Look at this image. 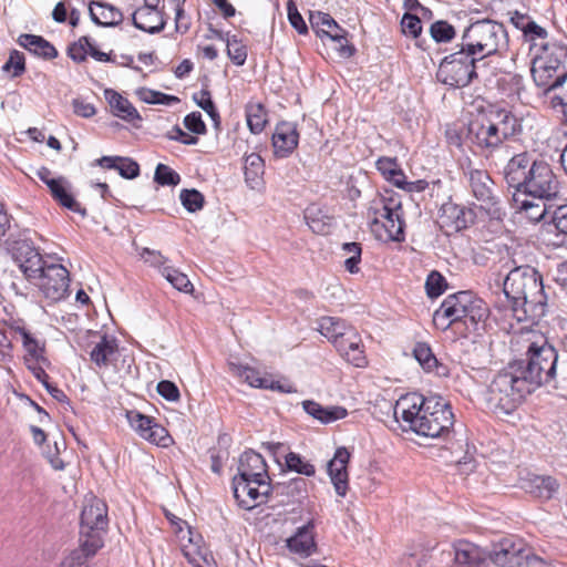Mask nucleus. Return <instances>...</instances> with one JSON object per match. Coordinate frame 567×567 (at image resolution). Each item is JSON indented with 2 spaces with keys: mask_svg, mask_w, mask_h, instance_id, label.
I'll return each instance as SVG.
<instances>
[{
  "mask_svg": "<svg viewBox=\"0 0 567 567\" xmlns=\"http://www.w3.org/2000/svg\"><path fill=\"white\" fill-rule=\"evenodd\" d=\"M557 350L546 340L529 342L523 358L499 371L487 390V403L497 414H512L525 396L542 385H555Z\"/></svg>",
  "mask_w": 567,
  "mask_h": 567,
  "instance_id": "1",
  "label": "nucleus"
},
{
  "mask_svg": "<svg viewBox=\"0 0 567 567\" xmlns=\"http://www.w3.org/2000/svg\"><path fill=\"white\" fill-rule=\"evenodd\" d=\"M502 296L495 307L511 311L518 322L538 323L547 312L543 277L529 265L515 267L506 275L502 281Z\"/></svg>",
  "mask_w": 567,
  "mask_h": 567,
  "instance_id": "2",
  "label": "nucleus"
},
{
  "mask_svg": "<svg viewBox=\"0 0 567 567\" xmlns=\"http://www.w3.org/2000/svg\"><path fill=\"white\" fill-rule=\"evenodd\" d=\"M405 400L396 402L394 416L409 424L411 431L420 436L447 439L453 431L454 414L452 406L442 396H417L410 406L402 408Z\"/></svg>",
  "mask_w": 567,
  "mask_h": 567,
  "instance_id": "3",
  "label": "nucleus"
},
{
  "mask_svg": "<svg viewBox=\"0 0 567 567\" xmlns=\"http://www.w3.org/2000/svg\"><path fill=\"white\" fill-rule=\"evenodd\" d=\"M529 169L530 173L525 183L518 188V193H513L512 197L514 207L524 212L535 207L534 200H529L527 197L543 202L539 213L537 215L530 214L532 220L537 223L550 213L554 202L559 200L560 184L550 165L544 159L536 162Z\"/></svg>",
  "mask_w": 567,
  "mask_h": 567,
  "instance_id": "4",
  "label": "nucleus"
},
{
  "mask_svg": "<svg viewBox=\"0 0 567 567\" xmlns=\"http://www.w3.org/2000/svg\"><path fill=\"white\" fill-rule=\"evenodd\" d=\"M460 41L464 42L481 62L507 51L509 43L504 24L491 19L472 22L464 29Z\"/></svg>",
  "mask_w": 567,
  "mask_h": 567,
  "instance_id": "5",
  "label": "nucleus"
},
{
  "mask_svg": "<svg viewBox=\"0 0 567 567\" xmlns=\"http://www.w3.org/2000/svg\"><path fill=\"white\" fill-rule=\"evenodd\" d=\"M480 63V59L460 41L455 44L454 51L440 61L435 79L449 89L467 87L478 79Z\"/></svg>",
  "mask_w": 567,
  "mask_h": 567,
  "instance_id": "6",
  "label": "nucleus"
},
{
  "mask_svg": "<svg viewBox=\"0 0 567 567\" xmlns=\"http://www.w3.org/2000/svg\"><path fill=\"white\" fill-rule=\"evenodd\" d=\"M6 249L18 265L20 272H22L28 280H34L44 260L30 237V229L11 234L6 239Z\"/></svg>",
  "mask_w": 567,
  "mask_h": 567,
  "instance_id": "7",
  "label": "nucleus"
},
{
  "mask_svg": "<svg viewBox=\"0 0 567 567\" xmlns=\"http://www.w3.org/2000/svg\"><path fill=\"white\" fill-rule=\"evenodd\" d=\"M488 560L499 567H524L528 564L532 550L516 535L501 536L487 548Z\"/></svg>",
  "mask_w": 567,
  "mask_h": 567,
  "instance_id": "8",
  "label": "nucleus"
},
{
  "mask_svg": "<svg viewBox=\"0 0 567 567\" xmlns=\"http://www.w3.org/2000/svg\"><path fill=\"white\" fill-rule=\"evenodd\" d=\"M468 184L473 196L481 203L491 219L502 220L505 212L498 196L493 192L494 182L486 171L471 168L467 172Z\"/></svg>",
  "mask_w": 567,
  "mask_h": 567,
  "instance_id": "9",
  "label": "nucleus"
},
{
  "mask_svg": "<svg viewBox=\"0 0 567 567\" xmlns=\"http://www.w3.org/2000/svg\"><path fill=\"white\" fill-rule=\"evenodd\" d=\"M34 280L39 281L38 286L43 296L53 302L61 301L69 296L70 272L61 264L48 265L44 261Z\"/></svg>",
  "mask_w": 567,
  "mask_h": 567,
  "instance_id": "10",
  "label": "nucleus"
},
{
  "mask_svg": "<svg viewBox=\"0 0 567 567\" xmlns=\"http://www.w3.org/2000/svg\"><path fill=\"white\" fill-rule=\"evenodd\" d=\"M233 494L240 508L254 509L257 504L266 502L271 494V483L235 475L231 483Z\"/></svg>",
  "mask_w": 567,
  "mask_h": 567,
  "instance_id": "11",
  "label": "nucleus"
},
{
  "mask_svg": "<svg viewBox=\"0 0 567 567\" xmlns=\"http://www.w3.org/2000/svg\"><path fill=\"white\" fill-rule=\"evenodd\" d=\"M466 138L468 143L483 153H493L498 150L504 141L491 118L481 121L472 120L466 124Z\"/></svg>",
  "mask_w": 567,
  "mask_h": 567,
  "instance_id": "12",
  "label": "nucleus"
},
{
  "mask_svg": "<svg viewBox=\"0 0 567 567\" xmlns=\"http://www.w3.org/2000/svg\"><path fill=\"white\" fill-rule=\"evenodd\" d=\"M333 347L338 353L355 368H364L368 364L364 354V344L359 332L354 328H348L342 337L334 340Z\"/></svg>",
  "mask_w": 567,
  "mask_h": 567,
  "instance_id": "13",
  "label": "nucleus"
},
{
  "mask_svg": "<svg viewBox=\"0 0 567 567\" xmlns=\"http://www.w3.org/2000/svg\"><path fill=\"white\" fill-rule=\"evenodd\" d=\"M468 293L470 290H463L446 296L440 308L434 311L433 321L435 324L445 330L453 323L461 322L464 305L468 302Z\"/></svg>",
  "mask_w": 567,
  "mask_h": 567,
  "instance_id": "14",
  "label": "nucleus"
},
{
  "mask_svg": "<svg viewBox=\"0 0 567 567\" xmlns=\"http://www.w3.org/2000/svg\"><path fill=\"white\" fill-rule=\"evenodd\" d=\"M351 454L346 446L336 449L333 457L327 464V472L338 496L344 497L349 489L348 464Z\"/></svg>",
  "mask_w": 567,
  "mask_h": 567,
  "instance_id": "15",
  "label": "nucleus"
},
{
  "mask_svg": "<svg viewBox=\"0 0 567 567\" xmlns=\"http://www.w3.org/2000/svg\"><path fill=\"white\" fill-rule=\"evenodd\" d=\"M509 14L511 23L522 32L524 41L529 43L530 52L535 53L539 49V43L549 41L548 31L539 25L530 16L520 13L517 10Z\"/></svg>",
  "mask_w": 567,
  "mask_h": 567,
  "instance_id": "16",
  "label": "nucleus"
},
{
  "mask_svg": "<svg viewBox=\"0 0 567 567\" xmlns=\"http://www.w3.org/2000/svg\"><path fill=\"white\" fill-rule=\"evenodd\" d=\"M539 159L528 152L514 155L504 167V178L513 193H518L530 173L532 165Z\"/></svg>",
  "mask_w": 567,
  "mask_h": 567,
  "instance_id": "17",
  "label": "nucleus"
},
{
  "mask_svg": "<svg viewBox=\"0 0 567 567\" xmlns=\"http://www.w3.org/2000/svg\"><path fill=\"white\" fill-rule=\"evenodd\" d=\"M107 525V506L103 501L93 498L84 505L80 516L81 533H105Z\"/></svg>",
  "mask_w": 567,
  "mask_h": 567,
  "instance_id": "18",
  "label": "nucleus"
},
{
  "mask_svg": "<svg viewBox=\"0 0 567 567\" xmlns=\"http://www.w3.org/2000/svg\"><path fill=\"white\" fill-rule=\"evenodd\" d=\"M315 528L313 519H309L306 524L299 526L296 532L286 539L287 549L302 558L313 555L318 548Z\"/></svg>",
  "mask_w": 567,
  "mask_h": 567,
  "instance_id": "19",
  "label": "nucleus"
},
{
  "mask_svg": "<svg viewBox=\"0 0 567 567\" xmlns=\"http://www.w3.org/2000/svg\"><path fill=\"white\" fill-rule=\"evenodd\" d=\"M453 567H487V548H482L466 539H460L453 544Z\"/></svg>",
  "mask_w": 567,
  "mask_h": 567,
  "instance_id": "20",
  "label": "nucleus"
},
{
  "mask_svg": "<svg viewBox=\"0 0 567 567\" xmlns=\"http://www.w3.org/2000/svg\"><path fill=\"white\" fill-rule=\"evenodd\" d=\"M274 154L277 158H287L299 143V133L295 124L280 122L271 137Z\"/></svg>",
  "mask_w": 567,
  "mask_h": 567,
  "instance_id": "21",
  "label": "nucleus"
},
{
  "mask_svg": "<svg viewBox=\"0 0 567 567\" xmlns=\"http://www.w3.org/2000/svg\"><path fill=\"white\" fill-rule=\"evenodd\" d=\"M520 487L540 501L551 499L559 489L558 481L550 475L527 474L520 480Z\"/></svg>",
  "mask_w": 567,
  "mask_h": 567,
  "instance_id": "22",
  "label": "nucleus"
},
{
  "mask_svg": "<svg viewBox=\"0 0 567 567\" xmlns=\"http://www.w3.org/2000/svg\"><path fill=\"white\" fill-rule=\"evenodd\" d=\"M491 120L498 131L502 140H517L523 133V120L513 111L497 107L491 111Z\"/></svg>",
  "mask_w": 567,
  "mask_h": 567,
  "instance_id": "23",
  "label": "nucleus"
},
{
  "mask_svg": "<svg viewBox=\"0 0 567 567\" xmlns=\"http://www.w3.org/2000/svg\"><path fill=\"white\" fill-rule=\"evenodd\" d=\"M440 220L442 227L460 231L468 227L474 220V214L471 209L457 205L453 202L444 203L440 208Z\"/></svg>",
  "mask_w": 567,
  "mask_h": 567,
  "instance_id": "24",
  "label": "nucleus"
},
{
  "mask_svg": "<svg viewBox=\"0 0 567 567\" xmlns=\"http://www.w3.org/2000/svg\"><path fill=\"white\" fill-rule=\"evenodd\" d=\"M468 302L464 305L461 322L467 329L478 331L485 328V322L489 317V308L487 303L472 291L468 293Z\"/></svg>",
  "mask_w": 567,
  "mask_h": 567,
  "instance_id": "25",
  "label": "nucleus"
},
{
  "mask_svg": "<svg viewBox=\"0 0 567 567\" xmlns=\"http://www.w3.org/2000/svg\"><path fill=\"white\" fill-rule=\"evenodd\" d=\"M89 12L92 22L103 28L117 27L122 23L124 18L118 8L101 0H92L89 4Z\"/></svg>",
  "mask_w": 567,
  "mask_h": 567,
  "instance_id": "26",
  "label": "nucleus"
},
{
  "mask_svg": "<svg viewBox=\"0 0 567 567\" xmlns=\"http://www.w3.org/2000/svg\"><path fill=\"white\" fill-rule=\"evenodd\" d=\"M238 476L269 481L268 466L260 453L252 450L245 451L239 458Z\"/></svg>",
  "mask_w": 567,
  "mask_h": 567,
  "instance_id": "27",
  "label": "nucleus"
},
{
  "mask_svg": "<svg viewBox=\"0 0 567 567\" xmlns=\"http://www.w3.org/2000/svg\"><path fill=\"white\" fill-rule=\"evenodd\" d=\"M52 198L59 203L63 208L73 213L80 214L82 217L86 216V209L76 202L72 194V185L64 176H56L55 182L51 183L49 187Z\"/></svg>",
  "mask_w": 567,
  "mask_h": 567,
  "instance_id": "28",
  "label": "nucleus"
},
{
  "mask_svg": "<svg viewBox=\"0 0 567 567\" xmlns=\"http://www.w3.org/2000/svg\"><path fill=\"white\" fill-rule=\"evenodd\" d=\"M95 165L105 169H114L125 179H134L141 174L138 163L131 157L104 155L95 161Z\"/></svg>",
  "mask_w": 567,
  "mask_h": 567,
  "instance_id": "29",
  "label": "nucleus"
},
{
  "mask_svg": "<svg viewBox=\"0 0 567 567\" xmlns=\"http://www.w3.org/2000/svg\"><path fill=\"white\" fill-rule=\"evenodd\" d=\"M18 44L43 60H52L58 56L55 47L42 35L22 33L18 38Z\"/></svg>",
  "mask_w": 567,
  "mask_h": 567,
  "instance_id": "30",
  "label": "nucleus"
},
{
  "mask_svg": "<svg viewBox=\"0 0 567 567\" xmlns=\"http://www.w3.org/2000/svg\"><path fill=\"white\" fill-rule=\"evenodd\" d=\"M302 408L308 415L322 424H329L342 420L348 415V411L343 406H323L315 400L302 401Z\"/></svg>",
  "mask_w": 567,
  "mask_h": 567,
  "instance_id": "31",
  "label": "nucleus"
},
{
  "mask_svg": "<svg viewBox=\"0 0 567 567\" xmlns=\"http://www.w3.org/2000/svg\"><path fill=\"white\" fill-rule=\"evenodd\" d=\"M271 493L286 497L287 503H301L308 497V482L303 477L278 482L271 484Z\"/></svg>",
  "mask_w": 567,
  "mask_h": 567,
  "instance_id": "32",
  "label": "nucleus"
},
{
  "mask_svg": "<svg viewBox=\"0 0 567 567\" xmlns=\"http://www.w3.org/2000/svg\"><path fill=\"white\" fill-rule=\"evenodd\" d=\"M317 19H324V22L332 23L333 30L321 32V34L327 35L328 39L337 44L334 49L339 56L343 59H350L357 53V48L349 40L350 33L343 29L333 18H324V16H318Z\"/></svg>",
  "mask_w": 567,
  "mask_h": 567,
  "instance_id": "33",
  "label": "nucleus"
},
{
  "mask_svg": "<svg viewBox=\"0 0 567 567\" xmlns=\"http://www.w3.org/2000/svg\"><path fill=\"white\" fill-rule=\"evenodd\" d=\"M104 96L112 107L115 116L130 123L134 121H142V117L134 105L115 90L106 89L104 91Z\"/></svg>",
  "mask_w": 567,
  "mask_h": 567,
  "instance_id": "34",
  "label": "nucleus"
},
{
  "mask_svg": "<svg viewBox=\"0 0 567 567\" xmlns=\"http://www.w3.org/2000/svg\"><path fill=\"white\" fill-rule=\"evenodd\" d=\"M413 355L424 371L435 372L439 377L447 375V367L437 360L429 343L417 342L414 346Z\"/></svg>",
  "mask_w": 567,
  "mask_h": 567,
  "instance_id": "35",
  "label": "nucleus"
},
{
  "mask_svg": "<svg viewBox=\"0 0 567 567\" xmlns=\"http://www.w3.org/2000/svg\"><path fill=\"white\" fill-rule=\"evenodd\" d=\"M309 228L318 235H328L333 227V217L328 215L319 205H309L303 213Z\"/></svg>",
  "mask_w": 567,
  "mask_h": 567,
  "instance_id": "36",
  "label": "nucleus"
},
{
  "mask_svg": "<svg viewBox=\"0 0 567 567\" xmlns=\"http://www.w3.org/2000/svg\"><path fill=\"white\" fill-rule=\"evenodd\" d=\"M265 162L257 153L245 157L244 175L245 182L250 189H258L264 184Z\"/></svg>",
  "mask_w": 567,
  "mask_h": 567,
  "instance_id": "37",
  "label": "nucleus"
},
{
  "mask_svg": "<svg viewBox=\"0 0 567 567\" xmlns=\"http://www.w3.org/2000/svg\"><path fill=\"white\" fill-rule=\"evenodd\" d=\"M532 76L535 84L538 87L544 89V94H550V84L554 83V80L561 74V71L556 69L555 66L545 64L542 59H533L532 64Z\"/></svg>",
  "mask_w": 567,
  "mask_h": 567,
  "instance_id": "38",
  "label": "nucleus"
},
{
  "mask_svg": "<svg viewBox=\"0 0 567 567\" xmlns=\"http://www.w3.org/2000/svg\"><path fill=\"white\" fill-rule=\"evenodd\" d=\"M148 16L141 17L137 14V10L132 13V24L146 33L157 34L163 31L166 27V19L164 12H148Z\"/></svg>",
  "mask_w": 567,
  "mask_h": 567,
  "instance_id": "39",
  "label": "nucleus"
},
{
  "mask_svg": "<svg viewBox=\"0 0 567 567\" xmlns=\"http://www.w3.org/2000/svg\"><path fill=\"white\" fill-rule=\"evenodd\" d=\"M548 96L549 107L556 112L561 113L567 110V72H563L550 84V94Z\"/></svg>",
  "mask_w": 567,
  "mask_h": 567,
  "instance_id": "40",
  "label": "nucleus"
},
{
  "mask_svg": "<svg viewBox=\"0 0 567 567\" xmlns=\"http://www.w3.org/2000/svg\"><path fill=\"white\" fill-rule=\"evenodd\" d=\"M117 351V340L110 338L107 333L101 337V340L93 347L90 352V359L97 367H106L109 357Z\"/></svg>",
  "mask_w": 567,
  "mask_h": 567,
  "instance_id": "41",
  "label": "nucleus"
},
{
  "mask_svg": "<svg viewBox=\"0 0 567 567\" xmlns=\"http://www.w3.org/2000/svg\"><path fill=\"white\" fill-rule=\"evenodd\" d=\"M245 113L249 131L252 134H260L268 122L267 110L264 104L259 102H248L245 107Z\"/></svg>",
  "mask_w": 567,
  "mask_h": 567,
  "instance_id": "42",
  "label": "nucleus"
},
{
  "mask_svg": "<svg viewBox=\"0 0 567 567\" xmlns=\"http://www.w3.org/2000/svg\"><path fill=\"white\" fill-rule=\"evenodd\" d=\"M381 210L380 216L385 220L383 223V227L388 234V238L393 241H402L404 240V219L402 216V212L400 210Z\"/></svg>",
  "mask_w": 567,
  "mask_h": 567,
  "instance_id": "43",
  "label": "nucleus"
},
{
  "mask_svg": "<svg viewBox=\"0 0 567 567\" xmlns=\"http://www.w3.org/2000/svg\"><path fill=\"white\" fill-rule=\"evenodd\" d=\"M348 328L351 327L347 326L346 322L339 318L326 316L318 320V331L332 344H334V340L339 339L348 331Z\"/></svg>",
  "mask_w": 567,
  "mask_h": 567,
  "instance_id": "44",
  "label": "nucleus"
},
{
  "mask_svg": "<svg viewBox=\"0 0 567 567\" xmlns=\"http://www.w3.org/2000/svg\"><path fill=\"white\" fill-rule=\"evenodd\" d=\"M17 332L21 337L23 349L27 352V355L30 357L34 364H39L41 361H45L43 355L44 353V344L40 343L38 339L33 337V334L23 327H18Z\"/></svg>",
  "mask_w": 567,
  "mask_h": 567,
  "instance_id": "45",
  "label": "nucleus"
},
{
  "mask_svg": "<svg viewBox=\"0 0 567 567\" xmlns=\"http://www.w3.org/2000/svg\"><path fill=\"white\" fill-rule=\"evenodd\" d=\"M33 377L42 383L50 395L60 403L70 404V400L63 390L50 382V377L39 364L28 365Z\"/></svg>",
  "mask_w": 567,
  "mask_h": 567,
  "instance_id": "46",
  "label": "nucleus"
},
{
  "mask_svg": "<svg viewBox=\"0 0 567 567\" xmlns=\"http://www.w3.org/2000/svg\"><path fill=\"white\" fill-rule=\"evenodd\" d=\"M194 102L199 106L203 111L207 113V115L213 121L214 127L216 130L220 128L221 118L220 114L216 107L215 102L212 99V94L208 90L202 89L198 93L193 95Z\"/></svg>",
  "mask_w": 567,
  "mask_h": 567,
  "instance_id": "47",
  "label": "nucleus"
},
{
  "mask_svg": "<svg viewBox=\"0 0 567 567\" xmlns=\"http://www.w3.org/2000/svg\"><path fill=\"white\" fill-rule=\"evenodd\" d=\"M136 95L141 101L146 104L155 105H174L179 103V99L175 95L166 94L161 91L152 90L148 87H140L136 90Z\"/></svg>",
  "mask_w": 567,
  "mask_h": 567,
  "instance_id": "48",
  "label": "nucleus"
},
{
  "mask_svg": "<svg viewBox=\"0 0 567 567\" xmlns=\"http://www.w3.org/2000/svg\"><path fill=\"white\" fill-rule=\"evenodd\" d=\"M285 465L288 471L296 472L307 477L315 476L316 474L315 465L307 461L299 453L292 451L285 455Z\"/></svg>",
  "mask_w": 567,
  "mask_h": 567,
  "instance_id": "49",
  "label": "nucleus"
},
{
  "mask_svg": "<svg viewBox=\"0 0 567 567\" xmlns=\"http://www.w3.org/2000/svg\"><path fill=\"white\" fill-rule=\"evenodd\" d=\"M175 289L178 291L190 293L194 291V286L188 279L187 275L178 269L168 266L162 268L161 274Z\"/></svg>",
  "mask_w": 567,
  "mask_h": 567,
  "instance_id": "50",
  "label": "nucleus"
},
{
  "mask_svg": "<svg viewBox=\"0 0 567 567\" xmlns=\"http://www.w3.org/2000/svg\"><path fill=\"white\" fill-rule=\"evenodd\" d=\"M429 33L436 43H450L456 37V29L446 20H436L430 25Z\"/></svg>",
  "mask_w": 567,
  "mask_h": 567,
  "instance_id": "51",
  "label": "nucleus"
},
{
  "mask_svg": "<svg viewBox=\"0 0 567 567\" xmlns=\"http://www.w3.org/2000/svg\"><path fill=\"white\" fill-rule=\"evenodd\" d=\"M105 533H81L80 546L78 547L90 559L104 546L103 535Z\"/></svg>",
  "mask_w": 567,
  "mask_h": 567,
  "instance_id": "52",
  "label": "nucleus"
},
{
  "mask_svg": "<svg viewBox=\"0 0 567 567\" xmlns=\"http://www.w3.org/2000/svg\"><path fill=\"white\" fill-rule=\"evenodd\" d=\"M447 289L446 278L437 270H431L425 279V292L430 299H436Z\"/></svg>",
  "mask_w": 567,
  "mask_h": 567,
  "instance_id": "53",
  "label": "nucleus"
},
{
  "mask_svg": "<svg viewBox=\"0 0 567 567\" xmlns=\"http://www.w3.org/2000/svg\"><path fill=\"white\" fill-rule=\"evenodd\" d=\"M564 199L559 196V200L554 202L550 213V224L557 230V235L567 236V204H563Z\"/></svg>",
  "mask_w": 567,
  "mask_h": 567,
  "instance_id": "54",
  "label": "nucleus"
},
{
  "mask_svg": "<svg viewBox=\"0 0 567 567\" xmlns=\"http://www.w3.org/2000/svg\"><path fill=\"white\" fill-rule=\"evenodd\" d=\"M179 200L188 213H196L204 207L205 197L196 188H184L181 190Z\"/></svg>",
  "mask_w": 567,
  "mask_h": 567,
  "instance_id": "55",
  "label": "nucleus"
},
{
  "mask_svg": "<svg viewBox=\"0 0 567 567\" xmlns=\"http://www.w3.org/2000/svg\"><path fill=\"white\" fill-rule=\"evenodd\" d=\"M342 250L350 255L349 258L344 260V268L348 272L354 275L360 271V262L362 255V246L360 243L350 241L342 244Z\"/></svg>",
  "mask_w": 567,
  "mask_h": 567,
  "instance_id": "56",
  "label": "nucleus"
},
{
  "mask_svg": "<svg viewBox=\"0 0 567 567\" xmlns=\"http://www.w3.org/2000/svg\"><path fill=\"white\" fill-rule=\"evenodd\" d=\"M127 419L133 430L144 440L147 439L150 430L155 421L154 417L145 415L138 411L127 412Z\"/></svg>",
  "mask_w": 567,
  "mask_h": 567,
  "instance_id": "57",
  "label": "nucleus"
},
{
  "mask_svg": "<svg viewBox=\"0 0 567 567\" xmlns=\"http://www.w3.org/2000/svg\"><path fill=\"white\" fill-rule=\"evenodd\" d=\"M535 53L544 54L560 63L567 64V45L561 42L549 40L539 43V49Z\"/></svg>",
  "mask_w": 567,
  "mask_h": 567,
  "instance_id": "58",
  "label": "nucleus"
},
{
  "mask_svg": "<svg viewBox=\"0 0 567 567\" xmlns=\"http://www.w3.org/2000/svg\"><path fill=\"white\" fill-rule=\"evenodd\" d=\"M226 52L231 62L241 66L247 60V47L243 44L241 40L236 34L226 42Z\"/></svg>",
  "mask_w": 567,
  "mask_h": 567,
  "instance_id": "59",
  "label": "nucleus"
},
{
  "mask_svg": "<svg viewBox=\"0 0 567 567\" xmlns=\"http://www.w3.org/2000/svg\"><path fill=\"white\" fill-rule=\"evenodd\" d=\"M154 182L159 186H177L181 183L179 174L172 167L158 163L154 172Z\"/></svg>",
  "mask_w": 567,
  "mask_h": 567,
  "instance_id": "60",
  "label": "nucleus"
},
{
  "mask_svg": "<svg viewBox=\"0 0 567 567\" xmlns=\"http://www.w3.org/2000/svg\"><path fill=\"white\" fill-rule=\"evenodd\" d=\"M2 72L11 73V78H19L25 72L24 54L18 50H11L8 60L1 68Z\"/></svg>",
  "mask_w": 567,
  "mask_h": 567,
  "instance_id": "61",
  "label": "nucleus"
},
{
  "mask_svg": "<svg viewBox=\"0 0 567 567\" xmlns=\"http://www.w3.org/2000/svg\"><path fill=\"white\" fill-rule=\"evenodd\" d=\"M93 40L87 37H81L76 42L72 43L68 48V55L74 62H83L89 55L90 47H92Z\"/></svg>",
  "mask_w": 567,
  "mask_h": 567,
  "instance_id": "62",
  "label": "nucleus"
},
{
  "mask_svg": "<svg viewBox=\"0 0 567 567\" xmlns=\"http://www.w3.org/2000/svg\"><path fill=\"white\" fill-rule=\"evenodd\" d=\"M426 561V553L421 547L411 548L398 561V567H421Z\"/></svg>",
  "mask_w": 567,
  "mask_h": 567,
  "instance_id": "63",
  "label": "nucleus"
},
{
  "mask_svg": "<svg viewBox=\"0 0 567 567\" xmlns=\"http://www.w3.org/2000/svg\"><path fill=\"white\" fill-rule=\"evenodd\" d=\"M146 441L161 447H167L172 444L173 439L163 425L154 421Z\"/></svg>",
  "mask_w": 567,
  "mask_h": 567,
  "instance_id": "64",
  "label": "nucleus"
}]
</instances>
